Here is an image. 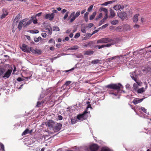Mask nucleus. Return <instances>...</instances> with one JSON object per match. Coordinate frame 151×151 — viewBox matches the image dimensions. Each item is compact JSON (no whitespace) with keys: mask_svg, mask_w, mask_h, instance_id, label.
Here are the masks:
<instances>
[{"mask_svg":"<svg viewBox=\"0 0 151 151\" xmlns=\"http://www.w3.org/2000/svg\"><path fill=\"white\" fill-rule=\"evenodd\" d=\"M100 11H103L106 14H108V10L105 8L101 7L100 9Z\"/></svg>","mask_w":151,"mask_h":151,"instance_id":"cd10ccee","label":"nucleus"},{"mask_svg":"<svg viewBox=\"0 0 151 151\" xmlns=\"http://www.w3.org/2000/svg\"><path fill=\"white\" fill-rule=\"evenodd\" d=\"M34 40L35 42H38L39 40L37 38H35L34 39Z\"/></svg>","mask_w":151,"mask_h":151,"instance_id":"e2e57ef3","label":"nucleus"},{"mask_svg":"<svg viewBox=\"0 0 151 151\" xmlns=\"http://www.w3.org/2000/svg\"><path fill=\"white\" fill-rule=\"evenodd\" d=\"M23 77L26 79H30L32 78V75L29 77Z\"/></svg>","mask_w":151,"mask_h":151,"instance_id":"680f3d73","label":"nucleus"},{"mask_svg":"<svg viewBox=\"0 0 151 151\" xmlns=\"http://www.w3.org/2000/svg\"><path fill=\"white\" fill-rule=\"evenodd\" d=\"M144 91V88H142L138 89L137 90V92L138 93H142Z\"/></svg>","mask_w":151,"mask_h":151,"instance_id":"f704fd0d","label":"nucleus"},{"mask_svg":"<svg viewBox=\"0 0 151 151\" xmlns=\"http://www.w3.org/2000/svg\"><path fill=\"white\" fill-rule=\"evenodd\" d=\"M88 113L86 110L82 114H79L77 116V119L78 120H83L86 119L87 116L86 114Z\"/></svg>","mask_w":151,"mask_h":151,"instance_id":"20e7f679","label":"nucleus"},{"mask_svg":"<svg viewBox=\"0 0 151 151\" xmlns=\"http://www.w3.org/2000/svg\"><path fill=\"white\" fill-rule=\"evenodd\" d=\"M101 151H111L107 147H103L101 150Z\"/></svg>","mask_w":151,"mask_h":151,"instance_id":"473e14b6","label":"nucleus"},{"mask_svg":"<svg viewBox=\"0 0 151 151\" xmlns=\"http://www.w3.org/2000/svg\"><path fill=\"white\" fill-rule=\"evenodd\" d=\"M55 17V14L52 13L51 14H46L45 17V19H49L50 21H52Z\"/></svg>","mask_w":151,"mask_h":151,"instance_id":"423d86ee","label":"nucleus"},{"mask_svg":"<svg viewBox=\"0 0 151 151\" xmlns=\"http://www.w3.org/2000/svg\"><path fill=\"white\" fill-rule=\"evenodd\" d=\"M29 52L30 51L32 52L33 53L36 54L37 53V51L34 50L33 47H30L29 48Z\"/></svg>","mask_w":151,"mask_h":151,"instance_id":"5701e85b","label":"nucleus"},{"mask_svg":"<svg viewBox=\"0 0 151 151\" xmlns=\"http://www.w3.org/2000/svg\"><path fill=\"white\" fill-rule=\"evenodd\" d=\"M118 16L122 20H124L127 17V14L125 12H122L118 14Z\"/></svg>","mask_w":151,"mask_h":151,"instance_id":"39448f33","label":"nucleus"},{"mask_svg":"<svg viewBox=\"0 0 151 151\" xmlns=\"http://www.w3.org/2000/svg\"><path fill=\"white\" fill-rule=\"evenodd\" d=\"M55 122L53 121H50L46 124L49 127L53 129L55 126Z\"/></svg>","mask_w":151,"mask_h":151,"instance_id":"ddd939ff","label":"nucleus"},{"mask_svg":"<svg viewBox=\"0 0 151 151\" xmlns=\"http://www.w3.org/2000/svg\"><path fill=\"white\" fill-rule=\"evenodd\" d=\"M25 19H24L19 22L18 25H17V28H18L19 30H20L22 28V25H23V24L24 22L25 21Z\"/></svg>","mask_w":151,"mask_h":151,"instance_id":"2eb2a0df","label":"nucleus"},{"mask_svg":"<svg viewBox=\"0 0 151 151\" xmlns=\"http://www.w3.org/2000/svg\"><path fill=\"white\" fill-rule=\"evenodd\" d=\"M62 127V124L60 123H55V126L53 129L58 131L60 130Z\"/></svg>","mask_w":151,"mask_h":151,"instance_id":"f8f14e48","label":"nucleus"},{"mask_svg":"<svg viewBox=\"0 0 151 151\" xmlns=\"http://www.w3.org/2000/svg\"><path fill=\"white\" fill-rule=\"evenodd\" d=\"M108 17V14H105V15L104 16V18L102 19L105 21L107 19Z\"/></svg>","mask_w":151,"mask_h":151,"instance_id":"ea45409f","label":"nucleus"},{"mask_svg":"<svg viewBox=\"0 0 151 151\" xmlns=\"http://www.w3.org/2000/svg\"><path fill=\"white\" fill-rule=\"evenodd\" d=\"M102 15H103L101 13H100V14H99V15L98 16L97 18H96V20H97V19L101 18L102 16Z\"/></svg>","mask_w":151,"mask_h":151,"instance_id":"c03bdc74","label":"nucleus"},{"mask_svg":"<svg viewBox=\"0 0 151 151\" xmlns=\"http://www.w3.org/2000/svg\"><path fill=\"white\" fill-rule=\"evenodd\" d=\"M110 15L109 17L111 18L114 17L116 15L114 11L112 9H111L110 10Z\"/></svg>","mask_w":151,"mask_h":151,"instance_id":"f3484780","label":"nucleus"},{"mask_svg":"<svg viewBox=\"0 0 151 151\" xmlns=\"http://www.w3.org/2000/svg\"><path fill=\"white\" fill-rule=\"evenodd\" d=\"M41 35L43 37L45 38L46 37L47 34L46 33H42Z\"/></svg>","mask_w":151,"mask_h":151,"instance_id":"864d4df0","label":"nucleus"},{"mask_svg":"<svg viewBox=\"0 0 151 151\" xmlns=\"http://www.w3.org/2000/svg\"><path fill=\"white\" fill-rule=\"evenodd\" d=\"M21 14H19L16 16L14 19H16L18 21H19L20 19H21Z\"/></svg>","mask_w":151,"mask_h":151,"instance_id":"412c9836","label":"nucleus"},{"mask_svg":"<svg viewBox=\"0 0 151 151\" xmlns=\"http://www.w3.org/2000/svg\"><path fill=\"white\" fill-rule=\"evenodd\" d=\"M94 52L92 50H88L85 51L84 52V54L86 55H91L93 54Z\"/></svg>","mask_w":151,"mask_h":151,"instance_id":"a211bd4d","label":"nucleus"},{"mask_svg":"<svg viewBox=\"0 0 151 151\" xmlns=\"http://www.w3.org/2000/svg\"><path fill=\"white\" fill-rule=\"evenodd\" d=\"M109 25L108 24H106L104 25H103L101 27L102 29H104L106 27H107Z\"/></svg>","mask_w":151,"mask_h":151,"instance_id":"09e8293b","label":"nucleus"},{"mask_svg":"<svg viewBox=\"0 0 151 151\" xmlns=\"http://www.w3.org/2000/svg\"><path fill=\"white\" fill-rule=\"evenodd\" d=\"M139 15L138 14H136L134 16L133 18V21L134 22H137L138 21V17Z\"/></svg>","mask_w":151,"mask_h":151,"instance_id":"dca6fc26","label":"nucleus"},{"mask_svg":"<svg viewBox=\"0 0 151 151\" xmlns=\"http://www.w3.org/2000/svg\"><path fill=\"white\" fill-rule=\"evenodd\" d=\"M12 29L15 31V29L17 28V24L13 22L12 24Z\"/></svg>","mask_w":151,"mask_h":151,"instance_id":"6ab92c4d","label":"nucleus"},{"mask_svg":"<svg viewBox=\"0 0 151 151\" xmlns=\"http://www.w3.org/2000/svg\"><path fill=\"white\" fill-rule=\"evenodd\" d=\"M92 35H93V34H90L89 33H87L86 34V35L85 36L87 37H91Z\"/></svg>","mask_w":151,"mask_h":151,"instance_id":"79ce46f5","label":"nucleus"},{"mask_svg":"<svg viewBox=\"0 0 151 151\" xmlns=\"http://www.w3.org/2000/svg\"><path fill=\"white\" fill-rule=\"evenodd\" d=\"M50 50L53 51L54 50V47L53 46H52L50 47Z\"/></svg>","mask_w":151,"mask_h":151,"instance_id":"774afa93","label":"nucleus"},{"mask_svg":"<svg viewBox=\"0 0 151 151\" xmlns=\"http://www.w3.org/2000/svg\"><path fill=\"white\" fill-rule=\"evenodd\" d=\"M33 32L34 33H37L39 32V31L37 30H33Z\"/></svg>","mask_w":151,"mask_h":151,"instance_id":"69168bd1","label":"nucleus"},{"mask_svg":"<svg viewBox=\"0 0 151 151\" xmlns=\"http://www.w3.org/2000/svg\"><path fill=\"white\" fill-rule=\"evenodd\" d=\"M80 33H77L75 35L74 38H77L79 37L80 36Z\"/></svg>","mask_w":151,"mask_h":151,"instance_id":"58836bf2","label":"nucleus"},{"mask_svg":"<svg viewBox=\"0 0 151 151\" xmlns=\"http://www.w3.org/2000/svg\"><path fill=\"white\" fill-rule=\"evenodd\" d=\"M12 71V70L9 69L4 73L3 76H2V78H4L5 79L9 78L10 76Z\"/></svg>","mask_w":151,"mask_h":151,"instance_id":"0eeeda50","label":"nucleus"},{"mask_svg":"<svg viewBox=\"0 0 151 151\" xmlns=\"http://www.w3.org/2000/svg\"><path fill=\"white\" fill-rule=\"evenodd\" d=\"M98 31H99L98 30H95L93 32L92 34H93H93L98 32Z\"/></svg>","mask_w":151,"mask_h":151,"instance_id":"338daca9","label":"nucleus"},{"mask_svg":"<svg viewBox=\"0 0 151 151\" xmlns=\"http://www.w3.org/2000/svg\"><path fill=\"white\" fill-rule=\"evenodd\" d=\"M118 21L117 20H115L111 22V24L113 25H116L118 24Z\"/></svg>","mask_w":151,"mask_h":151,"instance_id":"2f4dec72","label":"nucleus"},{"mask_svg":"<svg viewBox=\"0 0 151 151\" xmlns=\"http://www.w3.org/2000/svg\"><path fill=\"white\" fill-rule=\"evenodd\" d=\"M133 87L134 89H136L137 88V84L134 83L133 84Z\"/></svg>","mask_w":151,"mask_h":151,"instance_id":"4d7b16f0","label":"nucleus"},{"mask_svg":"<svg viewBox=\"0 0 151 151\" xmlns=\"http://www.w3.org/2000/svg\"><path fill=\"white\" fill-rule=\"evenodd\" d=\"M81 13L79 11H77L75 14V12H73L70 14L68 20L70 19V22H72L80 15Z\"/></svg>","mask_w":151,"mask_h":151,"instance_id":"f03ea898","label":"nucleus"},{"mask_svg":"<svg viewBox=\"0 0 151 151\" xmlns=\"http://www.w3.org/2000/svg\"><path fill=\"white\" fill-rule=\"evenodd\" d=\"M53 31H59L60 29L58 27H53Z\"/></svg>","mask_w":151,"mask_h":151,"instance_id":"c9c22d12","label":"nucleus"},{"mask_svg":"<svg viewBox=\"0 0 151 151\" xmlns=\"http://www.w3.org/2000/svg\"><path fill=\"white\" fill-rule=\"evenodd\" d=\"M143 100V99H142L138 100L134 99L133 100V102L134 104L136 105L142 102Z\"/></svg>","mask_w":151,"mask_h":151,"instance_id":"aec40b11","label":"nucleus"},{"mask_svg":"<svg viewBox=\"0 0 151 151\" xmlns=\"http://www.w3.org/2000/svg\"><path fill=\"white\" fill-rule=\"evenodd\" d=\"M140 26L139 25L135 24L133 26V27L134 28H139V27Z\"/></svg>","mask_w":151,"mask_h":151,"instance_id":"5fc2aeb1","label":"nucleus"},{"mask_svg":"<svg viewBox=\"0 0 151 151\" xmlns=\"http://www.w3.org/2000/svg\"><path fill=\"white\" fill-rule=\"evenodd\" d=\"M113 44L112 43H109L106 45H95L94 46L97 47L99 49H100L104 47H109Z\"/></svg>","mask_w":151,"mask_h":151,"instance_id":"9b49d317","label":"nucleus"},{"mask_svg":"<svg viewBox=\"0 0 151 151\" xmlns=\"http://www.w3.org/2000/svg\"><path fill=\"white\" fill-rule=\"evenodd\" d=\"M89 13L88 12L85 13L84 14V18L85 19V21L87 22L88 21V15Z\"/></svg>","mask_w":151,"mask_h":151,"instance_id":"a878e982","label":"nucleus"},{"mask_svg":"<svg viewBox=\"0 0 151 151\" xmlns=\"http://www.w3.org/2000/svg\"><path fill=\"white\" fill-rule=\"evenodd\" d=\"M32 22V20H29L27 22H25L23 24V26L26 27L30 24Z\"/></svg>","mask_w":151,"mask_h":151,"instance_id":"393cba45","label":"nucleus"},{"mask_svg":"<svg viewBox=\"0 0 151 151\" xmlns=\"http://www.w3.org/2000/svg\"><path fill=\"white\" fill-rule=\"evenodd\" d=\"M104 22L105 21H104V20H103L102 19L99 22V26L101 25L102 24H104Z\"/></svg>","mask_w":151,"mask_h":151,"instance_id":"37998d69","label":"nucleus"},{"mask_svg":"<svg viewBox=\"0 0 151 151\" xmlns=\"http://www.w3.org/2000/svg\"><path fill=\"white\" fill-rule=\"evenodd\" d=\"M52 42H53L54 45L55 44V41L52 39H50L48 41L49 43H51Z\"/></svg>","mask_w":151,"mask_h":151,"instance_id":"de8ad7c7","label":"nucleus"},{"mask_svg":"<svg viewBox=\"0 0 151 151\" xmlns=\"http://www.w3.org/2000/svg\"><path fill=\"white\" fill-rule=\"evenodd\" d=\"M114 41L112 39H110L108 37L103 38L97 40L96 43H106Z\"/></svg>","mask_w":151,"mask_h":151,"instance_id":"7ed1b4c3","label":"nucleus"},{"mask_svg":"<svg viewBox=\"0 0 151 151\" xmlns=\"http://www.w3.org/2000/svg\"><path fill=\"white\" fill-rule=\"evenodd\" d=\"M78 121L75 118H72L71 119V123L72 124H74L77 122Z\"/></svg>","mask_w":151,"mask_h":151,"instance_id":"b1692460","label":"nucleus"},{"mask_svg":"<svg viewBox=\"0 0 151 151\" xmlns=\"http://www.w3.org/2000/svg\"><path fill=\"white\" fill-rule=\"evenodd\" d=\"M58 119L60 120H61L63 119V117L61 115L58 116Z\"/></svg>","mask_w":151,"mask_h":151,"instance_id":"13d9d810","label":"nucleus"},{"mask_svg":"<svg viewBox=\"0 0 151 151\" xmlns=\"http://www.w3.org/2000/svg\"><path fill=\"white\" fill-rule=\"evenodd\" d=\"M100 60L98 59L94 60L92 61L91 63L93 64H96L100 63Z\"/></svg>","mask_w":151,"mask_h":151,"instance_id":"c756f323","label":"nucleus"},{"mask_svg":"<svg viewBox=\"0 0 151 151\" xmlns=\"http://www.w3.org/2000/svg\"><path fill=\"white\" fill-rule=\"evenodd\" d=\"M93 5H91L88 7V11L89 12H91V11L92 9H93Z\"/></svg>","mask_w":151,"mask_h":151,"instance_id":"4c0bfd02","label":"nucleus"},{"mask_svg":"<svg viewBox=\"0 0 151 151\" xmlns=\"http://www.w3.org/2000/svg\"><path fill=\"white\" fill-rule=\"evenodd\" d=\"M115 30L119 31H120L121 30V28L120 27H118L116 28Z\"/></svg>","mask_w":151,"mask_h":151,"instance_id":"8fccbe9b","label":"nucleus"},{"mask_svg":"<svg viewBox=\"0 0 151 151\" xmlns=\"http://www.w3.org/2000/svg\"><path fill=\"white\" fill-rule=\"evenodd\" d=\"M0 150L4 151V146L3 144L0 142Z\"/></svg>","mask_w":151,"mask_h":151,"instance_id":"72a5a7b5","label":"nucleus"},{"mask_svg":"<svg viewBox=\"0 0 151 151\" xmlns=\"http://www.w3.org/2000/svg\"><path fill=\"white\" fill-rule=\"evenodd\" d=\"M141 109L142 111H143L145 113H146L147 112V110L146 109H145L144 108L142 107L141 108Z\"/></svg>","mask_w":151,"mask_h":151,"instance_id":"49530a36","label":"nucleus"},{"mask_svg":"<svg viewBox=\"0 0 151 151\" xmlns=\"http://www.w3.org/2000/svg\"><path fill=\"white\" fill-rule=\"evenodd\" d=\"M93 26V23H90L88 24V27L90 28L92 27Z\"/></svg>","mask_w":151,"mask_h":151,"instance_id":"6e6d98bb","label":"nucleus"},{"mask_svg":"<svg viewBox=\"0 0 151 151\" xmlns=\"http://www.w3.org/2000/svg\"><path fill=\"white\" fill-rule=\"evenodd\" d=\"M81 31L83 33H85L86 32V30L85 27L82 28L81 29Z\"/></svg>","mask_w":151,"mask_h":151,"instance_id":"3c124183","label":"nucleus"},{"mask_svg":"<svg viewBox=\"0 0 151 151\" xmlns=\"http://www.w3.org/2000/svg\"><path fill=\"white\" fill-rule=\"evenodd\" d=\"M96 14V12H94L93 13V14L90 16L89 19L90 20L93 19L95 17Z\"/></svg>","mask_w":151,"mask_h":151,"instance_id":"bb28decb","label":"nucleus"},{"mask_svg":"<svg viewBox=\"0 0 151 151\" xmlns=\"http://www.w3.org/2000/svg\"><path fill=\"white\" fill-rule=\"evenodd\" d=\"M124 8V6L123 5L117 4L114 6V9L116 10H122Z\"/></svg>","mask_w":151,"mask_h":151,"instance_id":"9d476101","label":"nucleus"},{"mask_svg":"<svg viewBox=\"0 0 151 151\" xmlns=\"http://www.w3.org/2000/svg\"><path fill=\"white\" fill-rule=\"evenodd\" d=\"M109 94H114V93L113 92V91H111V90H109Z\"/></svg>","mask_w":151,"mask_h":151,"instance_id":"052dcab7","label":"nucleus"},{"mask_svg":"<svg viewBox=\"0 0 151 151\" xmlns=\"http://www.w3.org/2000/svg\"><path fill=\"white\" fill-rule=\"evenodd\" d=\"M41 103L40 101H38L37 102V104L36 105V107H39L41 106Z\"/></svg>","mask_w":151,"mask_h":151,"instance_id":"a19ab883","label":"nucleus"},{"mask_svg":"<svg viewBox=\"0 0 151 151\" xmlns=\"http://www.w3.org/2000/svg\"><path fill=\"white\" fill-rule=\"evenodd\" d=\"M8 12L7 11H5V12H4L3 11V13L2 15L1 16V19L4 18L5 17L8 15Z\"/></svg>","mask_w":151,"mask_h":151,"instance_id":"4be33fe9","label":"nucleus"},{"mask_svg":"<svg viewBox=\"0 0 151 151\" xmlns=\"http://www.w3.org/2000/svg\"><path fill=\"white\" fill-rule=\"evenodd\" d=\"M108 3L109 4H111L113 3V2H115V0H112L110 1H108Z\"/></svg>","mask_w":151,"mask_h":151,"instance_id":"0e129e2a","label":"nucleus"},{"mask_svg":"<svg viewBox=\"0 0 151 151\" xmlns=\"http://www.w3.org/2000/svg\"><path fill=\"white\" fill-rule=\"evenodd\" d=\"M99 148V146L97 145L94 144L90 146V149L91 151H97Z\"/></svg>","mask_w":151,"mask_h":151,"instance_id":"6e6552de","label":"nucleus"},{"mask_svg":"<svg viewBox=\"0 0 151 151\" xmlns=\"http://www.w3.org/2000/svg\"><path fill=\"white\" fill-rule=\"evenodd\" d=\"M78 47L77 45H75L73 47H72L69 48V49L71 50H74L78 49Z\"/></svg>","mask_w":151,"mask_h":151,"instance_id":"7c9ffc66","label":"nucleus"},{"mask_svg":"<svg viewBox=\"0 0 151 151\" xmlns=\"http://www.w3.org/2000/svg\"><path fill=\"white\" fill-rule=\"evenodd\" d=\"M106 87L114 90H117L119 91L121 88H122V86L120 83L118 84H111L106 86Z\"/></svg>","mask_w":151,"mask_h":151,"instance_id":"f257e3e1","label":"nucleus"},{"mask_svg":"<svg viewBox=\"0 0 151 151\" xmlns=\"http://www.w3.org/2000/svg\"><path fill=\"white\" fill-rule=\"evenodd\" d=\"M4 72L2 70H0V77H2V76H3Z\"/></svg>","mask_w":151,"mask_h":151,"instance_id":"603ef678","label":"nucleus"},{"mask_svg":"<svg viewBox=\"0 0 151 151\" xmlns=\"http://www.w3.org/2000/svg\"><path fill=\"white\" fill-rule=\"evenodd\" d=\"M17 81H24V79L22 78H21V77H18L17 79Z\"/></svg>","mask_w":151,"mask_h":151,"instance_id":"a18cd8bd","label":"nucleus"},{"mask_svg":"<svg viewBox=\"0 0 151 151\" xmlns=\"http://www.w3.org/2000/svg\"><path fill=\"white\" fill-rule=\"evenodd\" d=\"M29 129H26L22 133V136L24 135L29 133Z\"/></svg>","mask_w":151,"mask_h":151,"instance_id":"c85d7f7f","label":"nucleus"},{"mask_svg":"<svg viewBox=\"0 0 151 151\" xmlns=\"http://www.w3.org/2000/svg\"><path fill=\"white\" fill-rule=\"evenodd\" d=\"M69 13V12H67L64 15V17H63V19L64 20H65L68 17V14Z\"/></svg>","mask_w":151,"mask_h":151,"instance_id":"e433bc0d","label":"nucleus"},{"mask_svg":"<svg viewBox=\"0 0 151 151\" xmlns=\"http://www.w3.org/2000/svg\"><path fill=\"white\" fill-rule=\"evenodd\" d=\"M72 82L70 81H67L61 87V88L65 90L67 86H68Z\"/></svg>","mask_w":151,"mask_h":151,"instance_id":"4468645a","label":"nucleus"},{"mask_svg":"<svg viewBox=\"0 0 151 151\" xmlns=\"http://www.w3.org/2000/svg\"><path fill=\"white\" fill-rule=\"evenodd\" d=\"M67 11V10L65 9H63L61 12V13L63 14H64Z\"/></svg>","mask_w":151,"mask_h":151,"instance_id":"bf43d9fd","label":"nucleus"},{"mask_svg":"<svg viewBox=\"0 0 151 151\" xmlns=\"http://www.w3.org/2000/svg\"><path fill=\"white\" fill-rule=\"evenodd\" d=\"M21 49L22 50L25 52H29V47L27 46V45L25 44L22 45Z\"/></svg>","mask_w":151,"mask_h":151,"instance_id":"1a4fd4ad","label":"nucleus"}]
</instances>
